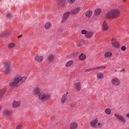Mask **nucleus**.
<instances>
[{"label":"nucleus","mask_w":129,"mask_h":129,"mask_svg":"<svg viewBox=\"0 0 129 129\" xmlns=\"http://www.w3.org/2000/svg\"><path fill=\"white\" fill-rule=\"evenodd\" d=\"M108 29H109L108 24H107L106 21L105 20L103 23L102 30L104 32H106V31H108Z\"/></svg>","instance_id":"1a4fd4ad"},{"label":"nucleus","mask_w":129,"mask_h":129,"mask_svg":"<svg viewBox=\"0 0 129 129\" xmlns=\"http://www.w3.org/2000/svg\"><path fill=\"white\" fill-rule=\"evenodd\" d=\"M105 58H110L112 57V52L110 51H107L104 53Z\"/></svg>","instance_id":"f3484780"},{"label":"nucleus","mask_w":129,"mask_h":129,"mask_svg":"<svg viewBox=\"0 0 129 129\" xmlns=\"http://www.w3.org/2000/svg\"><path fill=\"white\" fill-rule=\"evenodd\" d=\"M61 103H65V94L62 95L61 100Z\"/></svg>","instance_id":"f704fd0d"},{"label":"nucleus","mask_w":129,"mask_h":129,"mask_svg":"<svg viewBox=\"0 0 129 129\" xmlns=\"http://www.w3.org/2000/svg\"><path fill=\"white\" fill-rule=\"evenodd\" d=\"M114 116H115V117H116V118H117V119L120 120V121L123 122V123H125V122H126L125 118H124V117H123V116H122V115L116 113L114 114Z\"/></svg>","instance_id":"0eeeda50"},{"label":"nucleus","mask_w":129,"mask_h":129,"mask_svg":"<svg viewBox=\"0 0 129 129\" xmlns=\"http://www.w3.org/2000/svg\"><path fill=\"white\" fill-rule=\"evenodd\" d=\"M126 116L129 118V113L126 114Z\"/></svg>","instance_id":"49530a36"},{"label":"nucleus","mask_w":129,"mask_h":129,"mask_svg":"<svg viewBox=\"0 0 129 129\" xmlns=\"http://www.w3.org/2000/svg\"><path fill=\"white\" fill-rule=\"evenodd\" d=\"M124 71H125V70L123 69L122 70L120 71V72H124Z\"/></svg>","instance_id":"c03bdc74"},{"label":"nucleus","mask_w":129,"mask_h":129,"mask_svg":"<svg viewBox=\"0 0 129 129\" xmlns=\"http://www.w3.org/2000/svg\"><path fill=\"white\" fill-rule=\"evenodd\" d=\"M71 14V12H68L65 13V20H67L69 18V16H70V14Z\"/></svg>","instance_id":"2f4dec72"},{"label":"nucleus","mask_w":129,"mask_h":129,"mask_svg":"<svg viewBox=\"0 0 129 129\" xmlns=\"http://www.w3.org/2000/svg\"><path fill=\"white\" fill-rule=\"evenodd\" d=\"M119 17H120V11L117 9H112L106 14V18L111 20L118 19Z\"/></svg>","instance_id":"f257e3e1"},{"label":"nucleus","mask_w":129,"mask_h":129,"mask_svg":"<svg viewBox=\"0 0 129 129\" xmlns=\"http://www.w3.org/2000/svg\"><path fill=\"white\" fill-rule=\"evenodd\" d=\"M93 36V32L92 31H87L86 34L85 35L86 38H91Z\"/></svg>","instance_id":"4be33fe9"},{"label":"nucleus","mask_w":129,"mask_h":129,"mask_svg":"<svg viewBox=\"0 0 129 129\" xmlns=\"http://www.w3.org/2000/svg\"><path fill=\"white\" fill-rule=\"evenodd\" d=\"M22 128V125L21 124H18L16 127L15 128V129H21Z\"/></svg>","instance_id":"a19ab883"},{"label":"nucleus","mask_w":129,"mask_h":129,"mask_svg":"<svg viewBox=\"0 0 129 129\" xmlns=\"http://www.w3.org/2000/svg\"><path fill=\"white\" fill-rule=\"evenodd\" d=\"M111 83L115 86L120 85V80L117 78H114L111 80Z\"/></svg>","instance_id":"6e6552de"},{"label":"nucleus","mask_w":129,"mask_h":129,"mask_svg":"<svg viewBox=\"0 0 129 129\" xmlns=\"http://www.w3.org/2000/svg\"><path fill=\"white\" fill-rule=\"evenodd\" d=\"M97 122H98V118H95L91 122L90 124L92 127L96 128L97 127L96 126Z\"/></svg>","instance_id":"f8f14e48"},{"label":"nucleus","mask_w":129,"mask_h":129,"mask_svg":"<svg viewBox=\"0 0 129 129\" xmlns=\"http://www.w3.org/2000/svg\"><path fill=\"white\" fill-rule=\"evenodd\" d=\"M22 36H23V35H19V36H18V39H19V38H21V37H22Z\"/></svg>","instance_id":"a18cd8bd"},{"label":"nucleus","mask_w":129,"mask_h":129,"mask_svg":"<svg viewBox=\"0 0 129 129\" xmlns=\"http://www.w3.org/2000/svg\"><path fill=\"white\" fill-rule=\"evenodd\" d=\"M105 68H106V66H102L94 68V69H95V70L96 69H105Z\"/></svg>","instance_id":"473e14b6"},{"label":"nucleus","mask_w":129,"mask_h":129,"mask_svg":"<svg viewBox=\"0 0 129 129\" xmlns=\"http://www.w3.org/2000/svg\"><path fill=\"white\" fill-rule=\"evenodd\" d=\"M83 45H84V39H82L77 42V47H81Z\"/></svg>","instance_id":"412c9836"},{"label":"nucleus","mask_w":129,"mask_h":129,"mask_svg":"<svg viewBox=\"0 0 129 129\" xmlns=\"http://www.w3.org/2000/svg\"><path fill=\"white\" fill-rule=\"evenodd\" d=\"M11 34V32H9L8 31H4L0 33V38H3V37H9Z\"/></svg>","instance_id":"ddd939ff"},{"label":"nucleus","mask_w":129,"mask_h":129,"mask_svg":"<svg viewBox=\"0 0 129 129\" xmlns=\"http://www.w3.org/2000/svg\"><path fill=\"white\" fill-rule=\"evenodd\" d=\"M104 124V123H99L98 124V126L97 127H101V126H102V125H103Z\"/></svg>","instance_id":"37998d69"},{"label":"nucleus","mask_w":129,"mask_h":129,"mask_svg":"<svg viewBox=\"0 0 129 129\" xmlns=\"http://www.w3.org/2000/svg\"><path fill=\"white\" fill-rule=\"evenodd\" d=\"M79 59L80 61H84L86 59V55L84 53L81 54L79 56Z\"/></svg>","instance_id":"aec40b11"},{"label":"nucleus","mask_w":129,"mask_h":129,"mask_svg":"<svg viewBox=\"0 0 129 129\" xmlns=\"http://www.w3.org/2000/svg\"><path fill=\"white\" fill-rule=\"evenodd\" d=\"M78 127V123L76 122H73L71 123L70 128L71 129H77Z\"/></svg>","instance_id":"2eb2a0df"},{"label":"nucleus","mask_w":129,"mask_h":129,"mask_svg":"<svg viewBox=\"0 0 129 129\" xmlns=\"http://www.w3.org/2000/svg\"><path fill=\"white\" fill-rule=\"evenodd\" d=\"M121 50L122 51H125V50H126V47H125V46H123L121 47Z\"/></svg>","instance_id":"ea45409f"},{"label":"nucleus","mask_w":129,"mask_h":129,"mask_svg":"<svg viewBox=\"0 0 129 129\" xmlns=\"http://www.w3.org/2000/svg\"><path fill=\"white\" fill-rule=\"evenodd\" d=\"M54 59V55L52 54H50L48 55H47V58H46V62L50 64L51 62L53 61V59Z\"/></svg>","instance_id":"9d476101"},{"label":"nucleus","mask_w":129,"mask_h":129,"mask_svg":"<svg viewBox=\"0 0 129 129\" xmlns=\"http://www.w3.org/2000/svg\"><path fill=\"white\" fill-rule=\"evenodd\" d=\"M70 107L71 108H75V107H76V105L74 103H72L70 104Z\"/></svg>","instance_id":"4c0bfd02"},{"label":"nucleus","mask_w":129,"mask_h":129,"mask_svg":"<svg viewBox=\"0 0 129 129\" xmlns=\"http://www.w3.org/2000/svg\"><path fill=\"white\" fill-rule=\"evenodd\" d=\"M85 16L88 18H91V16H92V11L91 10L87 11L85 13Z\"/></svg>","instance_id":"6ab92c4d"},{"label":"nucleus","mask_w":129,"mask_h":129,"mask_svg":"<svg viewBox=\"0 0 129 129\" xmlns=\"http://www.w3.org/2000/svg\"><path fill=\"white\" fill-rule=\"evenodd\" d=\"M59 31H60V32H63V30H62V29L59 30Z\"/></svg>","instance_id":"de8ad7c7"},{"label":"nucleus","mask_w":129,"mask_h":129,"mask_svg":"<svg viewBox=\"0 0 129 129\" xmlns=\"http://www.w3.org/2000/svg\"><path fill=\"white\" fill-rule=\"evenodd\" d=\"M73 60H70L66 63V67H70L71 66H72V65H73Z\"/></svg>","instance_id":"a878e982"},{"label":"nucleus","mask_w":129,"mask_h":129,"mask_svg":"<svg viewBox=\"0 0 129 129\" xmlns=\"http://www.w3.org/2000/svg\"><path fill=\"white\" fill-rule=\"evenodd\" d=\"M6 93V89H2L0 90V99L1 97H3V95Z\"/></svg>","instance_id":"bb28decb"},{"label":"nucleus","mask_w":129,"mask_h":129,"mask_svg":"<svg viewBox=\"0 0 129 129\" xmlns=\"http://www.w3.org/2000/svg\"><path fill=\"white\" fill-rule=\"evenodd\" d=\"M81 11V7H78L74 9H72L71 11V14L73 16H75L79 14L80 11Z\"/></svg>","instance_id":"423d86ee"},{"label":"nucleus","mask_w":129,"mask_h":129,"mask_svg":"<svg viewBox=\"0 0 129 129\" xmlns=\"http://www.w3.org/2000/svg\"><path fill=\"white\" fill-rule=\"evenodd\" d=\"M101 13V10L100 9H97L94 12L95 16H99Z\"/></svg>","instance_id":"b1692460"},{"label":"nucleus","mask_w":129,"mask_h":129,"mask_svg":"<svg viewBox=\"0 0 129 129\" xmlns=\"http://www.w3.org/2000/svg\"><path fill=\"white\" fill-rule=\"evenodd\" d=\"M1 109H2V106H0V111Z\"/></svg>","instance_id":"09e8293b"},{"label":"nucleus","mask_w":129,"mask_h":129,"mask_svg":"<svg viewBox=\"0 0 129 129\" xmlns=\"http://www.w3.org/2000/svg\"><path fill=\"white\" fill-rule=\"evenodd\" d=\"M34 59L36 62H42V61H43V56L37 55L35 57Z\"/></svg>","instance_id":"dca6fc26"},{"label":"nucleus","mask_w":129,"mask_h":129,"mask_svg":"<svg viewBox=\"0 0 129 129\" xmlns=\"http://www.w3.org/2000/svg\"><path fill=\"white\" fill-rule=\"evenodd\" d=\"M16 46V44L14 43H11L8 44L9 49H11V48H14Z\"/></svg>","instance_id":"7c9ffc66"},{"label":"nucleus","mask_w":129,"mask_h":129,"mask_svg":"<svg viewBox=\"0 0 129 129\" xmlns=\"http://www.w3.org/2000/svg\"><path fill=\"white\" fill-rule=\"evenodd\" d=\"M6 17H7V19H12L13 16H12V14H11V13L8 12L6 14Z\"/></svg>","instance_id":"72a5a7b5"},{"label":"nucleus","mask_w":129,"mask_h":129,"mask_svg":"<svg viewBox=\"0 0 129 129\" xmlns=\"http://www.w3.org/2000/svg\"><path fill=\"white\" fill-rule=\"evenodd\" d=\"M105 112L106 114H110L111 113V110L109 108H106L105 110Z\"/></svg>","instance_id":"c756f323"},{"label":"nucleus","mask_w":129,"mask_h":129,"mask_svg":"<svg viewBox=\"0 0 129 129\" xmlns=\"http://www.w3.org/2000/svg\"><path fill=\"white\" fill-rule=\"evenodd\" d=\"M19 82H20V77H19V75H18L14 78L12 82L9 83V85L11 87H14V86H16L17 84H19Z\"/></svg>","instance_id":"20e7f679"},{"label":"nucleus","mask_w":129,"mask_h":129,"mask_svg":"<svg viewBox=\"0 0 129 129\" xmlns=\"http://www.w3.org/2000/svg\"><path fill=\"white\" fill-rule=\"evenodd\" d=\"M4 65L5 68V71L4 72L5 74H6V75H8V74H9V73H10V72L11 71V68H12V62H4Z\"/></svg>","instance_id":"7ed1b4c3"},{"label":"nucleus","mask_w":129,"mask_h":129,"mask_svg":"<svg viewBox=\"0 0 129 129\" xmlns=\"http://www.w3.org/2000/svg\"><path fill=\"white\" fill-rule=\"evenodd\" d=\"M87 33V31L85 29H83L81 31V34H82V35H86Z\"/></svg>","instance_id":"c9c22d12"},{"label":"nucleus","mask_w":129,"mask_h":129,"mask_svg":"<svg viewBox=\"0 0 129 129\" xmlns=\"http://www.w3.org/2000/svg\"><path fill=\"white\" fill-rule=\"evenodd\" d=\"M92 70H95L94 68L86 69L85 70V72H89V71H92Z\"/></svg>","instance_id":"58836bf2"},{"label":"nucleus","mask_w":129,"mask_h":129,"mask_svg":"<svg viewBox=\"0 0 129 129\" xmlns=\"http://www.w3.org/2000/svg\"><path fill=\"white\" fill-rule=\"evenodd\" d=\"M111 44L114 48H116V49L119 48V42H118L117 39L115 38H112L111 40Z\"/></svg>","instance_id":"39448f33"},{"label":"nucleus","mask_w":129,"mask_h":129,"mask_svg":"<svg viewBox=\"0 0 129 129\" xmlns=\"http://www.w3.org/2000/svg\"><path fill=\"white\" fill-rule=\"evenodd\" d=\"M76 0H68L69 4H72L75 3Z\"/></svg>","instance_id":"e433bc0d"},{"label":"nucleus","mask_w":129,"mask_h":129,"mask_svg":"<svg viewBox=\"0 0 129 129\" xmlns=\"http://www.w3.org/2000/svg\"><path fill=\"white\" fill-rule=\"evenodd\" d=\"M58 7H64L65 6V0H59L57 3Z\"/></svg>","instance_id":"a211bd4d"},{"label":"nucleus","mask_w":129,"mask_h":129,"mask_svg":"<svg viewBox=\"0 0 129 129\" xmlns=\"http://www.w3.org/2000/svg\"><path fill=\"white\" fill-rule=\"evenodd\" d=\"M11 114V112L10 110H5L3 111V114L4 115H10V114Z\"/></svg>","instance_id":"c85d7f7f"},{"label":"nucleus","mask_w":129,"mask_h":129,"mask_svg":"<svg viewBox=\"0 0 129 129\" xmlns=\"http://www.w3.org/2000/svg\"><path fill=\"white\" fill-rule=\"evenodd\" d=\"M123 2H126V0H123Z\"/></svg>","instance_id":"8fccbe9b"},{"label":"nucleus","mask_w":129,"mask_h":129,"mask_svg":"<svg viewBox=\"0 0 129 129\" xmlns=\"http://www.w3.org/2000/svg\"><path fill=\"white\" fill-rule=\"evenodd\" d=\"M19 77V80L20 81H22V82H24V81H25L26 80V79H27V77L26 76H24L22 78V77L20 75H18Z\"/></svg>","instance_id":"cd10ccee"},{"label":"nucleus","mask_w":129,"mask_h":129,"mask_svg":"<svg viewBox=\"0 0 129 129\" xmlns=\"http://www.w3.org/2000/svg\"><path fill=\"white\" fill-rule=\"evenodd\" d=\"M64 22H65V14H64L63 15L62 20V21H61V24L64 23Z\"/></svg>","instance_id":"79ce46f5"},{"label":"nucleus","mask_w":129,"mask_h":129,"mask_svg":"<svg viewBox=\"0 0 129 129\" xmlns=\"http://www.w3.org/2000/svg\"><path fill=\"white\" fill-rule=\"evenodd\" d=\"M75 89L77 91H79L81 89V83H76L74 84Z\"/></svg>","instance_id":"4468645a"},{"label":"nucleus","mask_w":129,"mask_h":129,"mask_svg":"<svg viewBox=\"0 0 129 129\" xmlns=\"http://www.w3.org/2000/svg\"><path fill=\"white\" fill-rule=\"evenodd\" d=\"M51 27H52V24L50 22H47L45 25V28L46 29V30L50 29Z\"/></svg>","instance_id":"393cba45"},{"label":"nucleus","mask_w":129,"mask_h":129,"mask_svg":"<svg viewBox=\"0 0 129 129\" xmlns=\"http://www.w3.org/2000/svg\"><path fill=\"white\" fill-rule=\"evenodd\" d=\"M33 93L35 95H38L39 96V99L42 100V101H45L46 100H48V99H50V95L49 94H45V93H40V89L39 88H35L33 91Z\"/></svg>","instance_id":"f03ea898"},{"label":"nucleus","mask_w":129,"mask_h":129,"mask_svg":"<svg viewBox=\"0 0 129 129\" xmlns=\"http://www.w3.org/2000/svg\"><path fill=\"white\" fill-rule=\"evenodd\" d=\"M21 106V101H13V103H12V107L13 108H16V107H20Z\"/></svg>","instance_id":"9b49d317"},{"label":"nucleus","mask_w":129,"mask_h":129,"mask_svg":"<svg viewBox=\"0 0 129 129\" xmlns=\"http://www.w3.org/2000/svg\"><path fill=\"white\" fill-rule=\"evenodd\" d=\"M104 78V75L102 73H98L97 74V78L98 79H102Z\"/></svg>","instance_id":"5701e85b"}]
</instances>
